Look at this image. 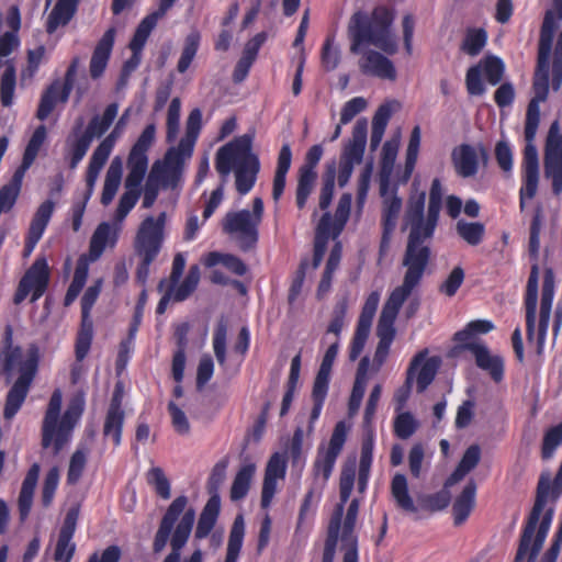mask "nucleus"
<instances>
[{"instance_id":"1","label":"nucleus","mask_w":562,"mask_h":562,"mask_svg":"<svg viewBox=\"0 0 562 562\" xmlns=\"http://www.w3.org/2000/svg\"><path fill=\"white\" fill-rule=\"evenodd\" d=\"M188 497H176L165 512L153 540V552L161 553L168 541L170 552L162 562H181V551L186 547L195 521V510L187 509ZM184 562H202V552L195 550Z\"/></svg>"},{"instance_id":"2","label":"nucleus","mask_w":562,"mask_h":562,"mask_svg":"<svg viewBox=\"0 0 562 562\" xmlns=\"http://www.w3.org/2000/svg\"><path fill=\"white\" fill-rule=\"evenodd\" d=\"M395 12L387 5H376L371 13L357 10L347 25L350 52L359 54L363 47L373 45L387 55L397 52V42L392 33Z\"/></svg>"},{"instance_id":"3","label":"nucleus","mask_w":562,"mask_h":562,"mask_svg":"<svg viewBox=\"0 0 562 562\" xmlns=\"http://www.w3.org/2000/svg\"><path fill=\"white\" fill-rule=\"evenodd\" d=\"M252 134H244L220 147L215 155V169L222 178L235 170V186L240 195L254 188L260 171V161L252 153Z\"/></svg>"},{"instance_id":"4","label":"nucleus","mask_w":562,"mask_h":562,"mask_svg":"<svg viewBox=\"0 0 562 562\" xmlns=\"http://www.w3.org/2000/svg\"><path fill=\"white\" fill-rule=\"evenodd\" d=\"M61 404L63 394L59 389H56L50 395L42 423L41 445L44 449L52 447L55 456L70 441L74 428L85 409L83 400L76 397L60 416Z\"/></svg>"},{"instance_id":"5","label":"nucleus","mask_w":562,"mask_h":562,"mask_svg":"<svg viewBox=\"0 0 562 562\" xmlns=\"http://www.w3.org/2000/svg\"><path fill=\"white\" fill-rule=\"evenodd\" d=\"M425 201V192H420L408 201L405 222L411 226V232L402 261L406 268L405 272L423 277L430 260V248L424 243L435 232V228H431L428 233V216L424 217Z\"/></svg>"},{"instance_id":"6","label":"nucleus","mask_w":562,"mask_h":562,"mask_svg":"<svg viewBox=\"0 0 562 562\" xmlns=\"http://www.w3.org/2000/svg\"><path fill=\"white\" fill-rule=\"evenodd\" d=\"M165 212L157 217L147 216L139 224L134 238V252L139 261L136 267V282L145 286L150 273V266L160 254L165 241Z\"/></svg>"},{"instance_id":"7","label":"nucleus","mask_w":562,"mask_h":562,"mask_svg":"<svg viewBox=\"0 0 562 562\" xmlns=\"http://www.w3.org/2000/svg\"><path fill=\"white\" fill-rule=\"evenodd\" d=\"M263 201L255 198L252 210L228 212L223 218L222 228L227 235L235 236L243 251H248L257 246L259 239V226L263 216Z\"/></svg>"},{"instance_id":"8","label":"nucleus","mask_w":562,"mask_h":562,"mask_svg":"<svg viewBox=\"0 0 562 562\" xmlns=\"http://www.w3.org/2000/svg\"><path fill=\"white\" fill-rule=\"evenodd\" d=\"M422 280L423 276L405 272L402 284L390 293L378 322L376 335L379 341L392 345L396 334L394 323L398 312Z\"/></svg>"},{"instance_id":"9","label":"nucleus","mask_w":562,"mask_h":562,"mask_svg":"<svg viewBox=\"0 0 562 562\" xmlns=\"http://www.w3.org/2000/svg\"><path fill=\"white\" fill-rule=\"evenodd\" d=\"M356 479V464H346L339 477V497L340 502L337 504L331 518L329 520L327 537L325 540L322 562H333L337 542L339 539V531L341 528V519L344 515V506L349 501L355 486Z\"/></svg>"},{"instance_id":"10","label":"nucleus","mask_w":562,"mask_h":562,"mask_svg":"<svg viewBox=\"0 0 562 562\" xmlns=\"http://www.w3.org/2000/svg\"><path fill=\"white\" fill-rule=\"evenodd\" d=\"M562 21V0H553V7L544 12L540 26L537 67L533 78L544 77L550 80V56L555 33Z\"/></svg>"},{"instance_id":"11","label":"nucleus","mask_w":562,"mask_h":562,"mask_svg":"<svg viewBox=\"0 0 562 562\" xmlns=\"http://www.w3.org/2000/svg\"><path fill=\"white\" fill-rule=\"evenodd\" d=\"M337 353L338 342H334L327 348L322 359L319 369L314 379L311 394L313 407L310 413L308 424L306 427V435H311L314 432L315 423L318 420L321 416L324 403L328 394L331 369L334 361L337 357Z\"/></svg>"},{"instance_id":"12","label":"nucleus","mask_w":562,"mask_h":562,"mask_svg":"<svg viewBox=\"0 0 562 562\" xmlns=\"http://www.w3.org/2000/svg\"><path fill=\"white\" fill-rule=\"evenodd\" d=\"M49 279L50 271L47 260L44 257L36 258L19 281L13 295V303L15 305L21 304L29 294H31V302H36L46 292Z\"/></svg>"},{"instance_id":"13","label":"nucleus","mask_w":562,"mask_h":562,"mask_svg":"<svg viewBox=\"0 0 562 562\" xmlns=\"http://www.w3.org/2000/svg\"><path fill=\"white\" fill-rule=\"evenodd\" d=\"M79 58L74 57L66 70L64 81L54 80L42 93L36 111V117L46 120L55 109L56 102H67L74 89Z\"/></svg>"},{"instance_id":"14","label":"nucleus","mask_w":562,"mask_h":562,"mask_svg":"<svg viewBox=\"0 0 562 562\" xmlns=\"http://www.w3.org/2000/svg\"><path fill=\"white\" fill-rule=\"evenodd\" d=\"M0 357H2L1 374L5 378L7 382H10L16 372H19V375L22 374V368L30 359L35 360L36 371L38 370L37 349L31 348L26 357H23L22 348L13 345V328L11 325L4 327Z\"/></svg>"},{"instance_id":"15","label":"nucleus","mask_w":562,"mask_h":562,"mask_svg":"<svg viewBox=\"0 0 562 562\" xmlns=\"http://www.w3.org/2000/svg\"><path fill=\"white\" fill-rule=\"evenodd\" d=\"M347 440V426L345 422H338L330 436L328 447L323 449L318 448L316 459L313 464V473L315 476H322L327 481L334 470L336 460L342 451L344 445Z\"/></svg>"},{"instance_id":"16","label":"nucleus","mask_w":562,"mask_h":562,"mask_svg":"<svg viewBox=\"0 0 562 562\" xmlns=\"http://www.w3.org/2000/svg\"><path fill=\"white\" fill-rule=\"evenodd\" d=\"M390 188V172L385 171V168L383 167L380 175V194L384 198L382 209L381 248L389 245L402 209V199L396 195V188H392V195L390 198L386 196Z\"/></svg>"},{"instance_id":"17","label":"nucleus","mask_w":562,"mask_h":562,"mask_svg":"<svg viewBox=\"0 0 562 562\" xmlns=\"http://www.w3.org/2000/svg\"><path fill=\"white\" fill-rule=\"evenodd\" d=\"M36 376V362L34 359L27 360L23 368L22 374L18 376L7 393L3 417L7 420L12 419L24 404L31 385Z\"/></svg>"},{"instance_id":"18","label":"nucleus","mask_w":562,"mask_h":562,"mask_svg":"<svg viewBox=\"0 0 562 562\" xmlns=\"http://www.w3.org/2000/svg\"><path fill=\"white\" fill-rule=\"evenodd\" d=\"M177 1L178 0H159L157 10L147 14L139 22L128 44L130 49L134 53V57L142 54L145 44L158 21L166 15Z\"/></svg>"},{"instance_id":"19","label":"nucleus","mask_w":562,"mask_h":562,"mask_svg":"<svg viewBox=\"0 0 562 562\" xmlns=\"http://www.w3.org/2000/svg\"><path fill=\"white\" fill-rule=\"evenodd\" d=\"M78 516L79 510L77 508H70L66 513L54 550L55 562H70L74 558L76 543L72 538L77 528Z\"/></svg>"},{"instance_id":"20","label":"nucleus","mask_w":562,"mask_h":562,"mask_svg":"<svg viewBox=\"0 0 562 562\" xmlns=\"http://www.w3.org/2000/svg\"><path fill=\"white\" fill-rule=\"evenodd\" d=\"M554 297V279L552 272L549 270L544 273L542 289H541V300H540V313H539V323L537 329V348L538 352H541L551 316L552 303Z\"/></svg>"},{"instance_id":"21","label":"nucleus","mask_w":562,"mask_h":562,"mask_svg":"<svg viewBox=\"0 0 562 562\" xmlns=\"http://www.w3.org/2000/svg\"><path fill=\"white\" fill-rule=\"evenodd\" d=\"M463 349L472 352L475 358L476 366L487 371L492 380L496 383L504 378V360L501 356L491 355L488 348L479 342H468L463 345Z\"/></svg>"},{"instance_id":"22","label":"nucleus","mask_w":562,"mask_h":562,"mask_svg":"<svg viewBox=\"0 0 562 562\" xmlns=\"http://www.w3.org/2000/svg\"><path fill=\"white\" fill-rule=\"evenodd\" d=\"M463 349L472 352L475 358L476 366L487 371L492 380L496 383L504 378V360L501 356L491 355L488 348L479 342H468L463 345Z\"/></svg>"},{"instance_id":"23","label":"nucleus","mask_w":562,"mask_h":562,"mask_svg":"<svg viewBox=\"0 0 562 562\" xmlns=\"http://www.w3.org/2000/svg\"><path fill=\"white\" fill-rule=\"evenodd\" d=\"M359 68L363 75L381 79L395 80L396 69L392 60L376 50H368L359 60Z\"/></svg>"},{"instance_id":"24","label":"nucleus","mask_w":562,"mask_h":562,"mask_svg":"<svg viewBox=\"0 0 562 562\" xmlns=\"http://www.w3.org/2000/svg\"><path fill=\"white\" fill-rule=\"evenodd\" d=\"M538 280L539 268L537 265L531 267L527 281L524 305L526 311V335L528 341H532L536 336V315L538 304Z\"/></svg>"},{"instance_id":"25","label":"nucleus","mask_w":562,"mask_h":562,"mask_svg":"<svg viewBox=\"0 0 562 562\" xmlns=\"http://www.w3.org/2000/svg\"><path fill=\"white\" fill-rule=\"evenodd\" d=\"M368 134V122L366 119H360L356 122L352 128L351 139L345 145L340 160L350 162L355 166L360 164L363 158Z\"/></svg>"},{"instance_id":"26","label":"nucleus","mask_w":562,"mask_h":562,"mask_svg":"<svg viewBox=\"0 0 562 562\" xmlns=\"http://www.w3.org/2000/svg\"><path fill=\"white\" fill-rule=\"evenodd\" d=\"M115 40V29L110 27L104 32L92 53L89 70L92 79L100 78L110 59Z\"/></svg>"},{"instance_id":"27","label":"nucleus","mask_w":562,"mask_h":562,"mask_svg":"<svg viewBox=\"0 0 562 562\" xmlns=\"http://www.w3.org/2000/svg\"><path fill=\"white\" fill-rule=\"evenodd\" d=\"M550 80L544 77L533 78L532 90L535 95L529 101L526 112L527 133L531 136L538 131L540 123V103L544 102L549 94Z\"/></svg>"},{"instance_id":"28","label":"nucleus","mask_w":562,"mask_h":562,"mask_svg":"<svg viewBox=\"0 0 562 562\" xmlns=\"http://www.w3.org/2000/svg\"><path fill=\"white\" fill-rule=\"evenodd\" d=\"M451 162L456 173L461 178L474 177L479 171L476 149L470 144H461L451 151Z\"/></svg>"},{"instance_id":"29","label":"nucleus","mask_w":562,"mask_h":562,"mask_svg":"<svg viewBox=\"0 0 562 562\" xmlns=\"http://www.w3.org/2000/svg\"><path fill=\"white\" fill-rule=\"evenodd\" d=\"M476 484L470 480L452 505L453 522L461 526L467 521L475 506Z\"/></svg>"},{"instance_id":"30","label":"nucleus","mask_w":562,"mask_h":562,"mask_svg":"<svg viewBox=\"0 0 562 562\" xmlns=\"http://www.w3.org/2000/svg\"><path fill=\"white\" fill-rule=\"evenodd\" d=\"M221 510V499L217 494L211 495L198 519L194 537L205 539L213 530Z\"/></svg>"},{"instance_id":"31","label":"nucleus","mask_w":562,"mask_h":562,"mask_svg":"<svg viewBox=\"0 0 562 562\" xmlns=\"http://www.w3.org/2000/svg\"><path fill=\"white\" fill-rule=\"evenodd\" d=\"M122 175H123V164L120 157H115L105 173L104 184L101 193V203L106 206L109 205L121 184L122 181Z\"/></svg>"},{"instance_id":"32","label":"nucleus","mask_w":562,"mask_h":562,"mask_svg":"<svg viewBox=\"0 0 562 562\" xmlns=\"http://www.w3.org/2000/svg\"><path fill=\"white\" fill-rule=\"evenodd\" d=\"M391 495L400 509L406 513H416L418 510L409 494L407 479L404 474L396 473L392 477Z\"/></svg>"},{"instance_id":"33","label":"nucleus","mask_w":562,"mask_h":562,"mask_svg":"<svg viewBox=\"0 0 562 562\" xmlns=\"http://www.w3.org/2000/svg\"><path fill=\"white\" fill-rule=\"evenodd\" d=\"M148 168V156L144 153L132 150L127 157L128 173L125 179V187H142Z\"/></svg>"},{"instance_id":"34","label":"nucleus","mask_w":562,"mask_h":562,"mask_svg":"<svg viewBox=\"0 0 562 562\" xmlns=\"http://www.w3.org/2000/svg\"><path fill=\"white\" fill-rule=\"evenodd\" d=\"M245 538V520L241 514H238L231 527L227 549L224 562H237Z\"/></svg>"},{"instance_id":"35","label":"nucleus","mask_w":562,"mask_h":562,"mask_svg":"<svg viewBox=\"0 0 562 562\" xmlns=\"http://www.w3.org/2000/svg\"><path fill=\"white\" fill-rule=\"evenodd\" d=\"M427 353H428V351L426 349L422 350L417 355H415L414 358L412 359L409 367L407 369V372H406V379H405L404 384L402 386H400L394 393L393 400L396 404V411H401L405 406L406 402L408 401L411 393H412L414 379H415V371H416L417 367L420 364V362L423 361L424 357L427 356Z\"/></svg>"},{"instance_id":"36","label":"nucleus","mask_w":562,"mask_h":562,"mask_svg":"<svg viewBox=\"0 0 562 562\" xmlns=\"http://www.w3.org/2000/svg\"><path fill=\"white\" fill-rule=\"evenodd\" d=\"M77 7L64 0H57L48 14L46 32L53 34L59 26L67 25L77 12Z\"/></svg>"},{"instance_id":"37","label":"nucleus","mask_w":562,"mask_h":562,"mask_svg":"<svg viewBox=\"0 0 562 562\" xmlns=\"http://www.w3.org/2000/svg\"><path fill=\"white\" fill-rule=\"evenodd\" d=\"M74 137L67 138V156L69 157V168L75 169L86 156L92 139L85 132L77 134L74 130Z\"/></svg>"},{"instance_id":"38","label":"nucleus","mask_w":562,"mask_h":562,"mask_svg":"<svg viewBox=\"0 0 562 562\" xmlns=\"http://www.w3.org/2000/svg\"><path fill=\"white\" fill-rule=\"evenodd\" d=\"M119 111L117 103H110L106 105V108L103 111V114L101 116L94 115L87 128L83 131L91 139L93 137H100L102 136L112 125L113 121L115 120Z\"/></svg>"},{"instance_id":"39","label":"nucleus","mask_w":562,"mask_h":562,"mask_svg":"<svg viewBox=\"0 0 562 562\" xmlns=\"http://www.w3.org/2000/svg\"><path fill=\"white\" fill-rule=\"evenodd\" d=\"M47 131L45 125L42 124L37 126L29 139V143L23 153L22 164L16 170L24 173L32 166L43 144L45 143Z\"/></svg>"},{"instance_id":"40","label":"nucleus","mask_w":562,"mask_h":562,"mask_svg":"<svg viewBox=\"0 0 562 562\" xmlns=\"http://www.w3.org/2000/svg\"><path fill=\"white\" fill-rule=\"evenodd\" d=\"M255 471L256 465L254 463H247L240 467L231 487L232 501H240L247 496Z\"/></svg>"},{"instance_id":"41","label":"nucleus","mask_w":562,"mask_h":562,"mask_svg":"<svg viewBox=\"0 0 562 562\" xmlns=\"http://www.w3.org/2000/svg\"><path fill=\"white\" fill-rule=\"evenodd\" d=\"M4 71L0 80V102L4 108H10L14 101L16 87V69L12 60L4 63Z\"/></svg>"},{"instance_id":"42","label":"nucleus","mask_w":562,"mask_h":562,"mask_svg":"<svg viewBox=\"0 0 562 562\" xmlns=\"http://www.w3.org/2000/svg\"><path fill=\"white\" fill-rule=\"evenodd\" d=\"M201 33L198 30H192L183 42L180 58L177 64V70L180 74L186 72L191 66L201 44Z\"/></svg>"},{"instance_id":"43","label":"nucleus","mask_w":562,"mask_h":562,"mask_svg":"<svg viewBox=\"0 0 562 562\" xmlns=\"http://www.w3.org/2000/svg\"><path fill=\"white\" fill-rule=\"evenodd\" d=\"M200 281V269L196 265L191 266L184 280L179 285L170 283L171 296L175 302L186 301L198 288Z\"/></svg>"},{"instance_id":"44","label":"nucleus","mask_w":562,"mask_h":562,"mask_svg":"<svg viewBox=\"0 0 562 562\" xmlns=\"http://www.w3.org/2000/svg\"><path fill=\"white\" fill-rule=\"evenodd\" d=\"M369 360L368 358L361 359L356 376V381L352 386V391L348 402V412L349 415L352 416L358 413L364 392H366V381L364 374L368 367Z\"/></svg>"},{"instance_id":"45","label":"nucleus","mask_w":562,"mask_h":562,"mask_svg":"<svg viewBox=\"0 0 562 562\" xmlns=\"http://www.w3.org/2000/svg\"><path fill=\"white\" fill-rule=\"evenodd\" d=\"M456 231L458 236L470 246L480 245L485 236V226L481 222L459 220L456 224Z\"/></svg>"},{"instance_id":"46","label":"nucleus","mask_w":562,"mask_h":562,"mask_svg":"<svg viewBox=\"0 0 562 562\" xmlns=\"http://www.w3.org/2000/svg\"><path fill=\"white\" fill-rule=\"evenodd\" d=\"M544 177L551 180L552 192L559 196L562 193V156H543Z\"/></svg>"},{"instance_id":"47","label":"nucleus","mask_w":562,"mask_h":562,"mask_svg":"<svg viewBox=\"0 0 562 562\" xmlns=\"http://www.w3.org/2000/svg\"><path fill=\"white\" fill-rule=\"evenodd\" d=\"M494 329V324L487 319H475L471 321L465 327L457 331L453 336V340L463 348L464 344L473 342L472 338L475 335L487 334Z\"/></svg>"},{"instance_id":"48","label":"nucleus","mask_w":562,"mask_h":562,"mask_svg":"<svg viewBox=\"0 0 562 562\" xmlns=\"http://www.w3.org/2000/svg\"><path fill=\"white\" fill-rule=\"evenodd\" d=\"M317 180V172L299 170L297 186L295 191V204L303 210Z\"/></svg>"},{"instance_id":"49","label":"nucleus","mask_w":562,"mask_h":562,"mask_svg":"<svg viewBox=\"0 0 562 562\" xmlns=\"http://www.w3.org/2000/svg\"><path fill=\"white\" fill-rule=\"evenodd\" d=\"M439 361L437 358H427L424 357L420 364L417 367L415 373L416 376V389L418 393H423L434 381L437 370H438Z\"/></svg>"},{"instance_id":"50","label":"nucleus","mask_w":562,"mask_h":562,"mask_svg":"<svg viewBox=\"0 0 562 562\" xmlns=\"http://www.w3.org/2000/svg\"><path fill=\"white\" fill-rule=\"evenodd\" d=\"M442 205V186L438 178H435L430 186L428 202V233L436 228L439 213Z\"/></svg>"},{"instance_id":"51","label":"nucleus","mask_w":562,"mask_h":562,"mask_svg":"<svg viewBox=\"0 0 562 562\" xmlns=\"http://www.w3.org/2000/svg\"><path fill=\"white\" fill-rule=\"evenodd\" d=\"M125 422V413L106 412L103 435L104 437H111L113 445L119 447L122 442V432Z\"/></svg>"},{"instance_id":"52","label":"nucleus","mask_w":562,"mask_h":562,"mask_svg":"<svg viewBox=\"0 0 562 562\" xmlns=\"http://www.w3.org/2000/svg\"><path fill=\"white\" fill-rule=\"evenodd\" d=\"M451 502V494L448 488H442L432 494H424L419 496L418 503L423 510L436 513L443 510Z\"/></svg>"},{"instance_id":"53","label":"nucleus","mask_w":562,"mask_h":562,"mask_svg":"<svg viewBox=\"0 0 562 562\" xmlns=\"http://www.w3.org/2000/svg\"><path fill=\"white\" fill-rule=\"evenodd\" d=\"M55 203L52 200L44 201L36 210L29 231L43 236L54 213Z\"/></svg>"},{"instance_id":"54","label":"nucleus","mask_w":562,"mask_h":562,"mask_svg":"<svg viewBox=\"0 0 562 562\" xmlns=\"http://www.w3.org/2000/svg\"><path fill=\"white\" fill-rule=\"evenodd\" d=\"M336 178V162L331 161L326 166L323 175V183L319 193V209L326 210L331 203Z\"/></svg>"},{"instance_id":"55","label":"nucleus","mask_w":562,"mask_h":562,"mask_svg":"<svg viewBox=\"0 0 562 562\" xmlns=\"http://www.w3.org/2000/svg\"><path fill=\"white\" fill-rule=\"evenodd\" d=\"M487 42V33L484 29H472L465 34L461 49L470 56L479 55Z\"/></svg>"},{"instance_id":"56","label":"nucleus","mask_w":562,"mask_h":562,"mask_svg":"<svg viewBox=\"0 0 562 562\" xmlns=\"http://www.w3.org/2000/svg\"><path fill=\"white\" fill-rule=\"evenodd\" d=\"M310 266L308 258H303L295 272L292 276L291 284L288 292V303L292 307L297 301L303 290V284L306 277V271Z\"/></svg>"},{"instance_id":"57","label":"nucleus","mask_w":562,"mask_h":562,"mask_svg":"<svg viewBox=\"0 0 562 562\" xmlns=\"http://www.w3.org/2000/svg\"><path fill=\"white\" fill-rule=\"evenodd\" d=\"M111 227L108 223H101L94 231L89 245V257L97 260L103 254L110 236Z\"/></svg>"},{"instance_id":"58","label":"nucleus","mask_w":562,"mask_h":562,"mask_svg":"<svg viewBox=\"0 0 562 562\" xmlns=\"http://www.w3.org/2000/svg\"><path fill=\"white\" fill-rule=\"evenodd\" d=\"M126 120H127V112L124 113L119 119V121L115 123L114 128L111 131V133L97 146V148L93 151L109 158L114 146H115L116 140L121 137V135L124 131V127L126 125Z\"/></svg>"},{"instance_id":"59","label":"nucleus","mask_w":562,"mask_h":562,"mask_svg":"<svg viewBox=\"0 0 562 562\" xmlns=\"http://www.w3.org/2000/svg\"><path fill=\"white\" fill-rule=\"evenodd\" d=\"M109 158L99 155L98 153L93 151L92 156L90 158L87 172H86V186H87V195L86 201L90 199L95 182L98 180L99 173L106 164Z\"/></svg>"},{"instance_id":"60","label":"nucleus","mask_w":562,"mask_h":562,"mask_svg":"<svg viewBox=\"0 0 562 562\" xmlns=\"http://www.w3.org/2000/svg\"><path fill=\"white\" fill-rule=\"evenodd\" d=\"M140 194L142 187H125V192L121 195L115 211V217L124 220L136 205Z\"/></svg>"},{"instance_id":"61","label":"nucleus","mask_w":562,"mask_h":562,"mask_svg":"<svg viewBox=\"0 0 562 562\" xmlns=\"http://www.w3.org/2000/svg\"><path fill=\"white\" fill-rule=\"evenodd\" d=\"M562 443V422L549 428L543 436L541 457L548 460L553 457L557 448Z\"/></svg>"},{"instance_id":"62","label":"nucleus","mask_w":562,"mask_h":562,"mask_svg":"<svg viewBox=\"0 0 562 562\" xmlns=\"http://www.w3.org/2000/svg\"><path fill=\"white\" fill-rule=\"evenodd\" d=\"M481 64L487 82L492 86L498 85L505 71L504 61L497 56H487Z\"/></svg>"},{"instance_id":"63","label":"nucleus","mask_w":562,"mask_h":562,"mask_svg":"<svg viewBox=\"0 0 562 562\" xmlns=\"http://www.w3.org/2000/svg\"><path fill=\"white\" fill-rule=\"evenodd\" d=\"M87 464V451L78 448L72 456L70 457L68 472H67V483L69 485H75L79 482L82 476Z\"/></svg>"},{"instance_id":"64","label":"nucleus","mask_w":562,"mask_h":562,"mask_svg":"<svg viewBox=\"0 0 562 562\" xmlns=\"http://www.w3.org/2000/svg\"><path fill=\"white\" fill-rule=\"evenodd\" d=\"M418 424L409 412L398 414L394 419V434L400 439H408L417 430Z\"/></svg>"}]
</instances>
